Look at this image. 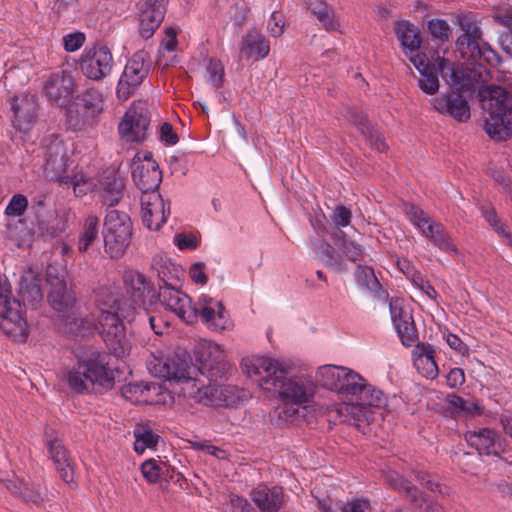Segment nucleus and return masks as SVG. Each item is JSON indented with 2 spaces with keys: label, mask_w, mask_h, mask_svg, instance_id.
Instances as JSON below:
<instances>
[{
  "label": "nucleus",
  "mask_w": 512,
  "mask_h": 512,
  "mask_svg": "<svg viewBox=\"0 0 512 512\" xmlns=\"http://www.w3.org/2000/svg\"><path fill=\"white\" fill-rule=\"evenodd\" d=\"M343 400L330 410V415L335 413V420L356 427L369 424L373 420L371 408H383L387 404L386 395L358 372L348 369L337 391Z\"/></svg>",
  "instance_id": "nucleus-1"
},
{
  "label": "nucleus",
  "mask_w": 512,
  "mask_h": 512,
  "mask_svg": "<svg viewBox=\"0 0 512 512\" xmlns=\"http://www.w3.org/2000/svg\"><path fill=\"white\" fill-rule=\"evenodd\" d=\"M241 365L249 377L257 379L263 390L278 393L282 401L302 406L308 403L314 394L312 383L289 378V367L273 358H247Z\"/></svg>",
  "instance_id": "nucleus-2"
},
{
  "label": "nucleus",
  "mask_w": 512,
  "mask_h": 512,
  "mask_svg": "<svg viewBox=\"0 0 512 512\" xmlns=\"http://www.w3.org/2000/svg\"><path fill=\"white\" fill-rule=\"evenodd\" d=\"M76 362L67 369L64 380L68 388L78 395H92L112 389L115 370L110 354L94 348L77 349Z\"/></svg>",
  "instance_id": "nucleus-3"
},
{
  "label": "nucleus",
  "mask_w": 512,
  "mask_h": 512,
  "mask_svg": "<svg viewBox=\"0 0 512 512\" xmlns=\"http://www.w3.org/2000/svg\"><path fill=\"white\" fill-rule=\"evenodd\" d=\"M147 369L154 377L180 385V394L194 403L210 407L213 391L217 385H205L189 375L187 359L177 354L167 356L152 354L147 360Z\"/></svg>",
  "instance_id": "nucleus-4"
},
{
  "label": "nucleus",
  "mask_w": 512,
  "mask_h": 512,
  "mask_svg": "<svg viewBox=\"0 0 512 512\" xmlns=\"http://www.w3.org/2000/svg\"><path fill=\"white\" fill-rule=\"evenodd\" d=\"M481 96L488 113L484 125L486 133L492 139L505 140L512 135V98L500 86L488 87Z\"/></svg>",
  "instance_id": "nucleus-5"
},
{
  "label": "nucleus",
  "mask_w": 512,
  "mask_h": 512,
  "mask_svg": "<svg viewBox=\"0 0 512 512\" xmlns=\"http://www.w3.org/2000/svg\"><path fill=\"white\" fill-rule=\"evenodd\" d=\"M133 224L129 215L116 209L104 218L102 236L105 253L112 259L121 258L131 244Z\"/></svg>",
  "instance_id": "nucleus-6"
},
{
  "label": "nucleus",
  "mask_w": 512,
  "mask_h": 512,
  "mask_svg": "<svg viewBox=\"0 0 512 512\" xmlns=\"http://www.w3.org/2000/svg\"><path fill=\"white\" fill-rule=\"evenodd\" d=\"M104 103V94L97 88H87L79 93L67 110L69 126L75 131L93 127L103 112Z\"/></svg>",
  "instance_id": "nucleus-7"
},
{
  "label": "nucleus",
  "mask_w": 512,
  "mask_h": 512,
  "mask_svg": "<svg viewBox=\"0 0 512 512\" xmlns=\"http://www.w3.org/2000/svg\"><path fill=\"white\" fill-rule=\"evenodd\" d=\"M406 212L409 220L422 236L446 253L459 254L456 244L442 223L433 221L421 207L415 204L407 205Z\"/></svg>",
  "instance_id": "nucleus-8"
},
{
  "label": "nucleus",
  "mask_w": 512,
  "mask_h": 512,
  "mask_svg": "<svg viewBox=\"0 0 512 512\" xmlns=\"http://www.w3.org/2000/svg\"><path fill=\"white\" fill-rule=\"evenodd\" d=\"M122 318L120 312L108 310H102L98 317L99 333L110 353L118 358L130 352Z\"/></svg>",
  "instance_id": "nucleus-9"
},
{
  "label": "nucleus",
  "mask_w": 512,
  "mask_h": 512,
  "mask_svg": "<svg viewBox=\"0 0 512 512\" xmlns=\"http://www.w3.org/2000/svg\"><path fill=\"white\" fill-rule=\"evenodd\" d=\"M43 150L46 176L58 182L70 181V174L67 173L70 159L68 145L58 136L51 135L44 138Z\"/></svg>",
  "instance_id": "nucleus-10"
},
{
  "label": "nucleus",
  "mask_w": 512,
  "mask_h": 512,
  "mask_svg": "<svg viewBox=\"0 0 512 512\" xmlns=\"http://www.w3.org/2000/svg\"><path fill=\"white\" fill-rule=\"evenodd\" d=\"M196 361L199 372L210 381L225 378L231 368L224 350L212 341H204L198 345Z\"/></svg>",
  "instance_id": "nucleus-11"
},
{
  "label": "nucleus",
  "mask_w": 512,
  "mask_h": 512,
  "mask_svg": "<svg viewBox=\"0 0 512 512\" xmlns=\"http://www.w3.org/2000/svg\"><path fill=\"white\" fill-rule=\"evenodd\" d=\"M11 124L20 132H28L36 124L40 103L36 93L24 91L8 99Z\"/></svg>",
  "instance_id": "nucleus-12"
},
{
  "label": "nucleus",
  "mask_w": 512,
  "mask_h": 512,
  "mask_svg": "<svg viewBox=\"0 0 512 512\" xmlns=\"http://www.w3.org/2000/svg\"><path fill=\"white\" fill-rule=\"evenodd\" d=\"M75 92V80L68 70L60 69L47 75L42 85V95L57 107H67Z\"/></svg>",
  "instance_id": "nucleus-13"
},
{
  "label": "nucleus",
  "mask_w": 512,
  "mask_h": 512,
  "mask_svg": "<svg viewBox=\"0 0 512 512\" xmlns=\"http://www.w3.org/2000/svg\"><path fill=\"white\" fill-rule=\"evenodd\" d=\"M150 113L143 102L133 103L119 123L118 132L126 142H142L147 138Z\"/></svg>",
  "instance_id": "nucleus-14"
},
{
  "label": "nucleus",
  "mask_w": 512,
  "mask_h": 512,
  "mask_svg": "<svg viewBox=\"0 0 512 512\" xmlns=\"http://www.w3.org/2000/svg\"><path fill=\"white\" fill-rule=\"evenodd\" d=\"M123 284L130 300L137 309H146L158 302L157 291L150 280L141 272L129 269L124 271Z\"/></svg>",
  "instance_id": "nucleus-15"
},
{
  "label": "nucleus",
  "mask_w": 512,
  "mask_h": 512,
  "mask_svg": "<svg viewBox=\"0 0 512 512\" xmlns=\"http://www.w3.org/2000/svg\"><path fill=\"white\" fill-rule=\"evenodd\" d=\"M112 67L113 56L105 45H94L82 53L80 69L88 79L99 81L110 74Z\"/></svg>",
  "instance_id": "nucleus-16"
},
{
  "label": "nucleus",
  "mask_w": 512,
  "mask_h": 512,
  "mask_svg": "<svg viewBox=\"0 0 512 512\" xmlns=\"http://www.w3.org/2000/svg\"><path fill=\"white\" fill-rule=\"evenodd\" d=\"M145 58L146 54L140 51L126 64L117 85L116 93L119 99L127 100L148 75L149 65Z\"/></svg>",
  "instance_id": "nucleus-17"
},
{
  "label": "nucleus",
  "mask_w": 512,
  "mask_h": 512,
  "mask_svg": "<svg viewBox=\"0 0 512 512\" xmlns=\"http://www.w3.org/2000/svg\"><path fill=\"white\" fill-rule=\"evenodd\" d=\"M56 269L49 267L47 270V282L50 290L48 302L58 315L69 312L74 308L76 298L71 287L68 286L66 275L55 273Z\"/></svg>",
  "instance_id": "nucleus-18"
},
{
  "label": "nucleus",
  "mask_w": 512,
  "mask_h": 512,
  "mask_svg": "<svg viewBox=\"0 0 512 512\" xmlns=\"http://www.w3.org/2000/svg\"><path fill=\"white\" fill-rule=\"evenodd\" d=\"M160 301L167 309L174 312L181 320L187 324H193L197 321L196 305H193L191 298L176 289V286H160L157 293Z\"/></svg>",
  "instance_id": "nucleus-19"
},
{
  "label": "nucleus",
  "mask_w": 512,
  "mask_h": 512,
  "mask_svg": "<svg viewBox=\"0 0 512 512\" xmlns=\"http://www.w3.org/2000/svg\"><path fill=\"white\" fill-rule=\"evenodd\" d=\"M0 317L6 322L3 323V329L12 333L13 328L7 327V324L15 326L21 334L26 329V321L23 318V309L19 300L12 297L11 287L8 281L0 277Z\"/></svg>",
  "instance_id": "nucleus-20"
},
{
  "label": "nucleus",
  "mask_w": 512,
  "mask_h": 512,
  "mask_svg": "<svg viewBox=\"0 0 512 512\" xmlns=\"http://www.w3.org/2000/svg\"><path fill=\"white\" fill-rule=\"evenodd\" d=\"M140 204L143 225L152 231L159 230L170 214V207L166 208L161 194L159 192L141 194Z\"/></svg>",
  "instance_id": "nucleus-21"
},
{
  "label": "nucleus",
  "mask_w": 512,
  "mask_h": 512,
  "mask_svg": "<svg viewBox=\"0 0 512 512\" xmlns=\"http://www.w3.org/2000/svg\"><path fill=\"white\" fill-rule=\"evenodd\" d=\"M168 0H142L139 11V34L143 39L151 38L164 20Z\"/></svg>",
  "instance_id": "nucleus-22"
},
{
  "label": "nucleus",
  "mask_w": 512,
  "mask_h": 512,
  "mask_svg": "<svg viewBox=\"0 0 512 512\" xmlns=\"http://www.w3.org/2000/svg\"><path fill=\"white\" fill-rule=\"evenodd\" d=\"M193 305H196L197 317L200 316L209 329L220 332L229 327V316L221 302L202 294Z\"/></svg>",
  "instance_id": "nucleus-23"
},
{
  "label": "nucleus",
  "mask_w": 512,
  "mask_h": 512,
  "mask_svg": "<svg viewBox=\"0 0 512 512\" xmlns=\"http://www.w3.org/2000/svg\"><path fill=\"white\" fill-rule=\"evenodd\" d=\"M124 180L114 170L104 171L93 182V192L103 205L113 207L121 200L124 192Z\"/></svg>",
  "instance_id": "nucleus-24"
},
{
  "label": "nucleus",
  "mask_w": 512,
  "mask_h": 512,
  "mask_svg": "<svg viewBox=\"0 0 512 512\" xmlns=\"http://www.w3.org/2000/svg\"><path fill=\"white\" fill-rule=\"evenodd\" d=\"M389 309L392 323L401 343L406 347L412 346L417 340L418 334L411 311L399 299H391Z\"/></svg>",
  "instance_id": "nucleus-25"
},
{
  "label": "nucleus",
  "mask_w": 512,
  "mask_h": 512,
  "mask_svg": "<svg viewBox=\"0 0 512 512\" xmlns=\"http://www.w3.org/2000/svg\"><path fill=\"white\" fill-rule=\"evenodd\" d=\"M132 179L141 194L159 192L158 188L162 181V173L156 161L139 162V159H132Z\"/></svg>",
  "instance_id": "nucleus-26"
},
{
  "label": "nucleus",
  "mask_w": 512,
  "mask_h": 512,
  "mask_svg": "<svg viewBox=\"0 0 512 512\" xmlns=\"http://www.w3.org/2000/svg\"><path fill=\"white\" fill-rule=\"evenodd\" d=\"M49 455L56 467L60 478L67 484L74 480V468L69 453L57 438L53 430L46 431L44 436Z\"/></svg>",
  "instance_id": "nucleus-27"
},
{
  "label": "nucleus",
  "mask_w": 512,
  "mask_h": 512,
  "mask_svg": "<svg viewBox=\"0 0 512 512\" xmlns=\"http://www.w3.org/2000/svg\"><path fill=\"white\" fill-rule=\"evenodd\" d=\"M95 302L100 309L108 311L120 312L123 319L131 321L134 319L135 306L128 305L126 302L122 303L119 298L117 288L113 284L100 285L94 291Z\"/></svg>",
  "instance_id": "nucleus-28"
},
{
  "label": "nucleus",
  "mask_w": 512,
  "mask_h": 512,
  "mask_svg": "<svg viewBox=\"0 0 512 512\" xmlns=\"http://www.w3.org/2000/svg\"><path fill=\"white\" fill-rule=\"evenodd\" d=\"M253 503L260 512H279L285 503V494L281 486L259 484L250 492Z\"/></svg>",
  "instance_id": "nucleus-29"
},
{
  "label": "nucleus",
  "mask_w": 512,
  "mask_h": 512,
  "mask_svg": "<svg viewBox=\"0 0 512 512\" xmlns=\"http://www.w3.org/2000/svg\"><path fill=\"white\" fill-rule=\"evenodd\" d=\"M436 111L448 115L462 123L470 118V107L465 97L459 93L440 95L432 100Z\"/></svg>",
  "instance_id": "nucleus-30"
},
{
  "label": "nucleus",
  "mask_w": 512,
  "mask_h": 512,
  "mask_svg": "<svg viewBox=\"0 0 512 512\" xmlns=\"http://www.w3.org/2000/svg\"><path fill=\"white\" fill-rule=\"evenodd\" d=\"M465 437L480 454L498 455L503 451L502 440L493 429L482 428L478 431H470Z\"/></svg>",
  "instance_id": "nucleus-31"
},
{
  "label": "nucleus",
  "mask_w": 512,
  "mask_h": 512,
  "mask_svg": "<svg viewBox=\"0 0 512 512\" xmlns=\"http://www.w3.org/2000/svg\"><path fill=\"white\" fill-rule=\"evenodd\" d=\"M459 25L463 34L456 42L461 55L469 54L470 48L482 40V30L479 22L473 15H462L459 17Z\"/></svg>",
  "instance_id": "nucleus-32"
},
{
  "label": "nucleus",
  "mask_w": 512,
  "mask_h": 512,
  "mask_svg": "<svg viewBox=\"0 0 512 512\" xmlns=\"http://www.w3.org/2000/svg\"><path fill=\"white\" fill-rule=\"evenodd\" d=\"M413 363L418 372L427 379L438 376L439 370L435 361L434 348L425 343H418L413 350Z\"/></svg>",
  "instance_id": "nucleus-33"
},
{
  "label": "nucleus",
  "mask_w": 512,
  "mask_h": 512,
  "mask_svg": "<svg viewBox=\"0 0 512 512\" xmlns=\"http://www.w3.org/2000/svg\"><path fill=\"white\" fill-rule=\"evenodd\" d=\"M395 33L411 62L413 57L422 55L419 52L421 46L420 32L415 25L409 21H399L396 24Z\"/></svg>",
  "instance_id": "nucleus-34"
},
{
  "label": "nucleus",
  "mask_w": 512,
  "mask_h": 512,
  "mask_svg": "<svg viewBox=\"0 0 512 512\" xmlns=\"http://www.w3.org/2000/svg\"><path fill=\"white\" fill-rule=\"evenodd\" d=\"M58 328L69 337L84 338L91 332L92 323L81 318L73 308L69 312L58 315Z\"/></svg>",
  "instance_id": "nucleus-35"
},
{
  "label": "nucleus",
  "mask_w": 512,
  "mask_h": 512,
  "mask_svg": "<svg viewBox=\"0 0 512 512\" xmlns=\"http://www.w3.org/2000/svg\"><path fill=\"white\" fill-rule=\"evenodd\" d=\"M412 63L420 73V78L418 79L419 88L426 94H435L439 89L438 74L429 65L426 55L413 57Z\"/></svg>",
  "instance_id": "nucleus-36"
},
{
  "label": "nucleus",
  "mask_w": 512,
  "mask_h": 512,
  "mask_svg": "<svg viewBox=\"0 0 512 512\" xmlns=\"http://www.w3.org/2000/svg\"><path fill=\"white\" fill-rule=\"evenodd\" d=\"M151 266L157 272L159 280L164 284L163 287L177 286L182 270L170 258L163 254H157L152 258Z\"/></svg>",
  "instance_id": "nucleus-37"
},
{
  "label": "nucleus",
  "mask_w": 512,
  "mask_h": 512,
  "mask_svg": "<svg viewBox=\"0 0 512 512\" xmlns=\"http://www.w3.org/2000/svg\"><path fill=\"white\" fill-rule=\"evenodd\" d=\"M242 51L248 58L262 60L268 56L270 44L260 32L251 30L243 37Z\"/></svg>",
  "instance_id": "nucleus-38"
},
{
  "label": "nucleus",
  "mask_w": 512,
  "mask_h": 512,
  "mask_svg": "<svg viewBox=\"0 0 512 512\" xmlns=\"http://www.w3.org/2000/svg\"><path fill=\"white\" fill-rule=\"evenodd\" d=\"M385 479L393 489L404 494L413 505L417 507L422 506L424 502V495L410 481L404 479L401 475L394 471L388 472L385 476Z\"/></svg>",
  "instance_id": "nucleus-39"
},
{
  "label": "nucleus",
  "mask_w": 512,
  "mask_h": 512,
  "mask_svg": "<svg viewBox=\"0 0 512 512\" xmlns=\"http://www.w3.org/2000/svg\"><path fill=\"white\" fill-rule=\"evenodd\" d=\"M348 369L345 366L323 365L317 369L316 379L321 386L337 393L344 376L347 375Z\"/></svg>",
  "instance_id": "nucleus-40"
},
{
  "label": "nucleus",
  "mask_w": 512,
  "mask_h": 512,
  "mask_svg": "<svg viewBox=\"0 0 512 512\" xmlns=\"http://www.w3.org/2000/svg\"><path fill=\"white\" fill-rule=\"evenodd\" d=\"M470 50L469 54L462 55V57L467 60L474 61L480 66L487 65L490 67H496L501 62L499 54L483 40L471 47Z\"/></svg>",
  "instance_id": "nucleus-41"
},
{
  "label": "nucleus",
  "mask_w": 512,
  "mask_h": 512,
  "mask_svg": "<svg viewBox=\"0 0 512 512\" xmlns=\"http://www.w3.org/2000/svg\"><path fill=\"white\" fill-rule=\"evenodd\" d=\"M355 280L357 284L372 293L377 298H384L387 293L382 289V286L375 276L373 268L369 266L358 265L355 270Z\"/></svg>",
  "instance_id": "nucleus-42"
},
{
  "label": "nucleus",
  "mask_w": 512,
  "mask_h": 512,
  "mask_svg": "<svg viewBox=\"0 0 512 512\" xmlns=\"http://www.w3.org/2000/svg\"><path fill=\"white\" fill-rule=\"evenodd\" d=\"M19 294L24 302L36 306L43 299L40 279L33 275L22 276L20 279Z\"/></svg>",
  "instance_id": "nucleus-43"
},
{
  "label": "nucleus",
  "mask_w": 512,
  "mask_h": 512,
  "mask_svg": "<svg viewBox=\"0 0 512 512\" xmlns=\"http://www.w3.org/2000/svg\"><path fill=\"white\" fill-rule=\"evenodd\" d=\"M99 237V218L96 215H88L79 234L78 250L86 252Z\"/></svg>",
  "instance_id": "nucleus-44"
},
{
  "label": "nucleus",
  "mask_w": 512,
  "mask_h": 512,
  "mask_svg": "<svg viewBox=\"0 0 512 512\" xmlns=\"http://www.w3.org/2000/svg\"><path fill=\"white\" fill-rule=\"evenodd\" d=\"M308 7L327 31L337 29L338 24L334 19V11L324 0H308Z\"/></svg>",
  "instance_id": "nucleus-45"
},
{
  "label": "nucleus",
  "mask_w": 512,
  "mask_h": 512,
  "mask_svg": "<svg viewBox=\"0 0 512 512\" xmlns=\"http://www.w3.org/2000/svg\"><path fill=\"white\" fill-rule=\"evenodd\" d=\"M445 401L455 415L474 416L482 413V409L477 403L466 400L454 393L448 394Z\"/></svg>",
  "instance_id": "nucleus-46"
},
{
  "label": "nucleus",
  "mask_w": 512,
  "mask_h": 512,
  "mask_svg": "<svg viewBox=\"0 0 512 512\" xmlns=\"http://www.w3.org/2000/svg\"><path fill=\"white\" fill-rule=\"evenodd\" d=\"M141 473L146 481L150 484L159 483L165 471L174 472V468L165 462L157 461L155 459L145 460L140 467Z\"/></svg>",
  "instance_id": "nucleus-47"
},
{
  "label": "nucleus",
  "mask_w": 512,
  "mask_h": 512,
  "mask_svg": "<svg viewBox=\"0 0 512 512\" xmlns=\"http://www.w3.org/2000/svg\"><path fill=\"white\" fill-rule=\"evenodd\" d=\"M7 488L11 494L21 497L26 502L34 504H40L43 502V496L38 486L29 485L28 483L19 481L9 482V484H7Z\"/></svg>",
  "instance_id": "nucleus-48"
},
{
  "label": "nucleus",
  "mask_w": 512,
  "mask_h": 512,
  "mask_svg": "<svg viewBox=\"0 0 512 512\" xmlns=\"http://www.w3.org/2000/svg\"><path fill=\"white\" fill-rule=\"evenodd\" d=\"M37 228L44 239L59 236L66 229L65 221L57 215H51L48 220L40 219L37 215Z\"/></svg>",
  "instance_id": "nucleus-49"
},
{
  "label": "nucleus",
  "mask_w": 512,
  "mask_h": 512,
  "mask_svg": "<svg viewBox=\"0 0 512 512\" xmlns=\"http://www.w3.org/2000/svg\"><path fill=\"white\" fill-rule=\"evenodd\" d=\"M335 244L341 253L351 262L361 261L364 257L363 247L360 244L347 239L345 233L342 231L337 234Z\"/></svg>",
  "instance_id": "nucleus-50"
},
{
  "label": "nucleus",
  "mask_w": 512,
  "mask_h": 512,
  "mask_svg": "<svg viewBox=\"0 0 512 512\" xmlns=\"http://www.w3.org/2000/svg\"><path fill=\"white\" fill-rule=\"evenodd\" d=\"M220 407H236L243 402L244 391L232 385H217Z\"/></svg>",
  "instance_id": "nucleus-51"
},
{
  "label": "nucleus",
  "mask_w": 512,
  "mask_h": 512,
  "mask_svg": "<svg viewBox=\"0 0 512 512\" xmlns=\"http://www.w3.org/2000/svg\"><path fill=\"white\" fill-rule=\"evenodd\" d=\"M134 436V450L139 454H142L147 448L155 447L159 440V436L149 429H136Z\"/></svg>",
  "instance_id": "nucleus-52"
},
{
  "label": "nucleus",
  "mask_w": 512,
  "mask_h": 512,
  "mask_svg": "<svg viewBox=\"0 0 512 512\" xmlns=\"http://www.w3.org/2000/svg\"><path fill=\"white\" fill-rule=\"evenodd\" d=\"M134 319L131 320L130 322H137L140 326L142 327H146V326H149L151 330L154 331L155 334L157 335H161L163 333L162 331V325H161V321L159 320L157 323V318L155 316H153L150 311H149V307L146 308V309H136L135 308V313H134Z\"/></svg>",
  "instance_id": "nucleus-53"
},
{
  "label": "nucleus",
  "mask_w": 512,
  "mask_h": 512,
  "mask_svg": "<svg viewBox=\"0 0 512 512\" xmlns=\"http://www.w3.org/2000/svg\"><path fill=\"white\" fill-rule=\"evenodd\" d=\"M480 211L486 222L499 236L502 237L508 231L507 225L500 220L494 207L485 204L481 206Z\"/></svg>",
  "instance_id": "nucleus-54"
},
{
  "label": "nucleus",
  "mask_w": 512,
  "mask_h": 512,
  "mask_svg": "<svg viewBox=\"0 0 512 512\" xmlns=\"http://www.w3.org/2000/svg\"><path fill=\"white\" fill-rule=\"evenodd\" d=\"M207 80L215 87L222 85L224 67L220 60L210 58L206 65Z\"/></svg>",
  "instance_id": "nucleus-55"
},
{
  "label": "nucleus",
  "mask_w": 512,
  "mask_h": 512,
  "mask_svg": "<svg viewBox=\"0 0 512 512\" xmlns=\"http://www.w3.org/2000/svg\"><path fill=\"white\" fill-rule=\"evenodd\" d=\"M28 207L27 197L23 194H15L10 199L5 208V215L19 217L22 216Z\"/></svg>",
  "instance_id": "nucleus-56"
},
{
  "label": "nucleus",
  "mask_w": 512,
  "mask_h": 512,
  "mask_svg": "<svg viewBox=\"0 0 512 512\" xmlns=\"http://www.w3.org/2000/svg\"><path fill=\"white\" fill-rule=\"evenodd\" d=\"M224 512H255V510L246 498L230 494Z\"/></svg>",
  "instance_id": "nucleus-57"
},
{
  "label": "nucleus",
  "mask_w": 512,
  "mask_h": 512,
  "mask_svg": "<svg viewBox=\"0 0 512 512\" xmlns=\"http://www.w3.org/2000/svg\"><path fill=\"white\" fill-rule=\"evenodd\" d=\"M85 40L86 36L83 32L75 31L68 33L62 38L64 50L67 52H75L83 46Z\"/></svg>",
  "instance_id": "nucleus-58"
},
{
  "label": "nucleus",
  "mask_w": 512,
  "mask_h": 512,
  "mask_svg": "<svg viewBox=\"0 0 512 512\" xmlns=\"http://www.w3.org/2000/svg\"><path fill=\"white\" fill-rule=\"evenodd\" d=\"M78 9V0H55L53 11L60 17L70 18Z\"/></svg>",
  "instance_id": "nucleus-59"
},
{
  "label": "nucleus",
  "mask_w": 512,
  "mask_h": 512,
  "mask_svg": "<svg viewBox=\"0 0 512 512\" xmlns=\"http://www.w3.org/2000/svg\"><path fill=\"white\" fill-rule=\"evenodd\" d=\"M325 265L336 271H345L346 267L343 263L342 256L329 244L326 245L324 250Z\"/></svg>",
  "instance_id": "nucleus-60"
},
{
  "label": "nucleus",
  "mask_w": 512,
  "mask_h": 512,
  "mask_svg": "<svg viewBox=\"0 0 512 512\" xmlns=\"http://www.w3.org/2000/svg\"><path fill=\"white\" fill-rule=\"evenodd\" d=\"M352 212L344 205H337L331 215V220L338 228H344L350 225Z\"/></svg>",
  "instance_id": "nucleus-61"
},
{
  "label": "nucleus",
  "mask_w": 512,
  "mask_h": 512,
  "mask_svg": "<svg viewBox=\"0 0 512 512\" xmlns=\"http://www.w3.org/2000/svg\"><path fill=\"white\" fill-rule=\"evenodd\" d=\"M428 29L433 37L442 41L447 40L450 35V26L445 20L432 19L428 22Z\"/></svg>",
  "instance_id": "nucleus-62"
},
{
  "label": "nucleus",
  "mask_w": 512,
  "mask_h": 512,
  "mask_svg": "<svg viewBox=\"0 0 512 512\" xmlns=\"http://www.w3.org/2000/svg\"><path fill=\"white\" fill-rule=\"evenodd\" d=\"M438 69L443 78L450 79L452 85L460 84V71L455 67L454 63L450 64L443 58L438 62Z\"/></svg>",
  "instance_id": "nucleus-63"
},
{
  "label": "nucleus",
  "mask_w": 512,
  "mask_h": 512,
  "mask_svg": "<svg viewBox=\"0 0 512 512\" xmlns=\"http://www.w3.org/2000/svg\"><path fill=\"white\" fill-rule=\"evenodd\" d=\"M370 509V502L366 498H354L341 507L342 512H367Z\"/></svg>",
  "instance_id": "nucleus-64"
}]
</instances>
